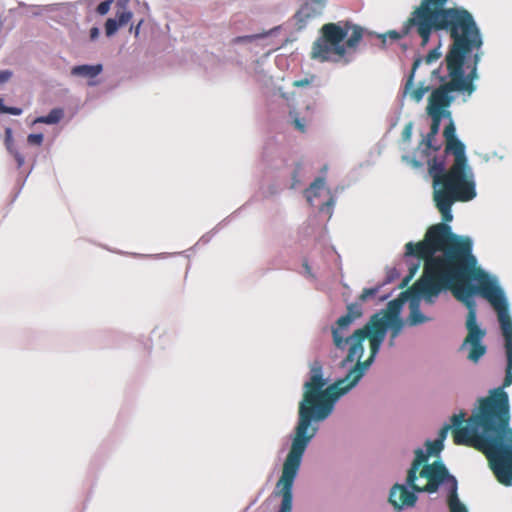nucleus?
Returning a JSON list of instances; mask_svg holds the SVG:
<instances>
[{
    "instance_id": "nucleus-33",
    "label": "nucleus",
    "mask_w": 512,
    "mask_h": 512,
    "mask_svg": "<svg viewBox=\"0 0 512 512\" xmlns=\"http://www.w3.org/2000/svg\"><path fill=\"white\" fill-rule=\"evenodd\" d=\"M10 153L14 156V158L17 162V166L19 168L22 167L25 162L24 156L21 153H19L17 150H15L14 148H12V152H10Z\"/></svg>"
},
{
    "instance_id": "nucleus-34",
    "label": "nucleus",
    "mask_w": 512,
    "mask_h": 512,
    "mask_svg": "<svg viewBox=\"0 0 512 512\" xmlns=\"http://www.w3.org/2000/svg\"><path fill=\"white\" fill-rule=\"evenodd\" d=\"M313 79H314V76H312L311 78H304V79L296 80L293 82V86L294 87L308 86L312 82Z\"/></svg>"
},
{
    "instance_id": "nucleus-13",
    "label": "nucleus",
    "mask_w": 512,
    "mask_h": 512,
    "mask_svg": "<svg viewBox=\"0 0 512 512\" xmlns=\"http://www.w3.org/2000/svg\"><path fill=\"white\" fill-rule=\"evenodd\" d=\"M417 501V496L414 492L408 491L405 485L395 484L389 495V502L395 509L401 510L403 507H411Z\"/></svg>"
},
{
    "instance_id": "nucleus-42",
    "label": "nucleus",
    "mask_w": 512,
    "mask_h": 512,
    "mask_svg": "<svg viewBox=\"0 0 512 512\" xmlns=\"http://www.w3.org/2000/svg\"><path fill=\"white\" fill-rule=\"evenodd\" d=\"M326 206H333L334 205V200L333 198H330L326 203H325Z\"/></svg>"
},
{
    "instance_id": "nucleus-39",
    "label": "nucleus",
    "mask_w": 512,
    "mask_h": 512,
    "mask_svg": "<svg viewBox=\"0 0 512 512\" xmlns=\"http://www.w3.org/2000/svg\"><path fill=\"white\" fill-rule=\"evenodd\" d=\"M142 23H143V20H140L135 28H133V26H131V28H130V31L134 30V35L136 37L139 35L140 27H141Z\"/></svg>"
},
{
    "instance_id": "nucleus-7",
    "label": "nucleus",
    "mask_w": 512,
    "mask_h": 512,
    "mask_svg": "<svg viewBox=\"0 0 512 512\" xmlns=\"http://www.w3.org/2000/svg\"><path fill=\"white\" fill-rule=\"evenodd\" d=\"M363 35L364 29L350 21L326 23L312 44L310 58L322 63L340 62L349 51H356Z\"/></svg>"
},
{
    "instance_id": "nucleus-24",
    "label": "nucleus",
    "mask_w": 512,
    "mask_h": 512,
    "mask_svg": "<svg viewBox=\"0 0 512 512\" xmlns=\"http://www.w3.org/2000/svg\"><path fill=\"white\" fill-rule=\"evenodd\" d=\"M450 512H468L465 505L460 501L459 497H456L453 491L449 501Z\"/></svg>"
},
{
    "instance_id": "nucleus-38",
    "label": "nucleus",
    "mask_w": 512,
    "mask_h": 512,
    "mask_svg": "<svg viewBox=\"0 0 512 512\" xmlns=\"http://www.w3.org/2000/svg\"><path fill=\"white\" fill-rule=\"evenodd\" d=\"M299 169H300V166L298 165V168L294 171V173L292 175L293 183L291 185V188H294L296 186V184L298 183Z\"/></svg>"
},
{
    "instance_id": "nucleus-8",
    "label": "nucleus",
    "mask_w": 512,
    "mask_h": 512,
    "mask_svg": "<svg viewBox=\"0 0 512 512\" xmlns=\"http://www.w3.org/2000/svg\"><path fill=\"white\" fill-rule=\"evenodd\" d=\"M479 62L480 55H475L474 65H467L470 68L467 75L464 73V65L445 62L450 79L431 92L426 107L427 114L443 115L451 118V112L447 108L454 101L452 93L462 92L471 95L475 91L474 81L478 78L477 67Z\"/></svg>"
},
{
    "instance_id": "nucleus-19",
    "label": "nucleus",
    "mask_w": 512,
    "mask_h": 512,
    "mask_svg": "<svg viewBox=\"0 0 512 512\" xmlns=\"http://www.w3.org/2000/svg\"><path fill=\"white\" fill-rule=\"evenodd\" d=\"M409 309L410 314L407 318V323L410 326L423 324L429 320L425 315L422 314L418 300L411 299L409 303Z\"/></svg>"
},
{
    "instance_id": "nucleus-10",
    "label": "nucleus",
    "mask_w": 512,
    "mask_h": 512,
    "mask_svg": "<svg viewBox=\"0 0 512 512\" xmlns=\"http://www.w3.org/2000/svg\"><path fill=\"white\" fill-rule=\"evenodd\" d=\"M361 316L362 308L360 304L351 303L347 306V313L337 320L335 327H332V338L336 348L344 350L348 344L349 347L353 345L352 335L346 336V332L350 325Z\"/></svg>"
},
{
    "instance_id": "nucleus-40",
    "label": "nucleus",
    "mask_w": 512,
    "mask_h": 512,
    "mask_svg": "<svg viewBox=\"0 0 512 512\" xmlns=\"http://www.w3.org/2000/svg\"><path fill=\"white\" fill-rule=\"evenodd\" d=\"M98 35H99V30H98V28L93 27V28L90 30V37H91V39H95V38H97V37H98Z\"/></svg>"
},
{
    "instance_id": "nucleus-14",
    "label": "nucleus",
    "mask_w": 512,
    "mask_h": 512,
    "mask_svg": "<svg viewBox=\"0 0 512 512\" xmlns=\"http://www.w3.org/2000/svg\"><path fill=\"white\" fill-rule=\"evenodd\" d=\"M419 11L420 5L411 12L409 18L404 22L401 31L392 30L387 32L386 36H389L393 40H399L415 33L421 38V32L419 30ZM383 37H385V35Z\"/></svg>"
},
{
    "instance_id": "nucleus-3",
    "label": "nucleus",
    "mask_w": 512,
    "mask_h": 512,
    "mask_svg": "<svg viewBox=\"0 0 512 512\" xmlns=\"http://www.w3.org/2000/svg\"><path fill=\"white\" fill-rule=\"evenodd\" d=\"M506 357L503 385L478 399L466 426L455 430L454 443L483 453L497 480L508 486L512 484V428L509 396L504 389L512 384V352Z\"/></svg>"
},
{
    "instance_id": "nucleus-21",
    "label": "nucleus",
    "mask_w": 512,
    "mask_h": 512,
    "mask_svg": "<svg viewBox=\"0 0 512 512\" xmlns=\"http://www.w3.org/2000/svg\"><path fill=\"white\" fill-rule=\"evenodd\" d=\"M403 304H404L403 299L398 298V299L391 300L388 303L387 312L382 316L380 315V318L390 319V320L395 319V318H400L399 314H400Z\"/></svg>"
},
{
    "instance_id": "nucleus-29",
    "label": "nucleus",
    "mask_w": 512,
    "mask_h": 512,
    "mask_svg": "<svg viewBox=\"0 0 512 512\" xmlns=\"http://www.w3.org/2000/svg\"><path fill=\"white\" fill-rule=\"evenodd\" d=\"M378 292V288H365L363 289L362 293L360 294L359 296V300L361 302H364L366 301L369 297H372L374 295H376V293Z\"/></svg>"
},
{
    "instance_id": "nucleus-1",
    "label": "nucleus",
    "mask_w": 512,
    "mask_h": 512,
    "mask_svg": "<svg viewBox=\"0 0 512 512\" xmlns=\"http://www.w3.org/2000/svg\"><path fill=\"white\" fill-rule=\"evenodd\" d=\"M391 328L390 345L399 335L403 322L400 318L384 319L376 313L360 329L352 334L353 345L349 347L341 365L357 361L347 375L324 389L326 380L322 374V364L314 361L310 366V380L304 384L303 399L299 404V419L295 429L290 451L284 461L281 477L276 487L282 496L278 512H292L294 480L299 471L303 454L317 433V427L311 422L323 421L332 412L335 401L353 388L373 363L385 339L387 329Z\"/></svg>"
},
{
    "instance_id": "nucleus-5",
    "label": "nucleus",
    "mask_w": 512,
    "mask_h": 512,
    "mask_svg": "<svg viewBox=\"0 0 512 512\" xmlns=\"http://www.w3.org/2000/svg\"><path fill=\"white\" fill-rule=\"evenodd\" d=\"M473 281H476L477 285H472L471 283L467 284L463 287V289L467 291L455 298L462 302L468 309L466 318V329L468 333L460 349L469 345L470 350L467 357L470 361L476 363L486 353V346L482 344L485 330L481 329L477 324V310L474 295L479 294L482 296L497 312L505 341L504 346L506 353L512 352V320L508 313L506 297L497 282L492 280L486 272H483V276H479Z\"/></svg>"
},
{
    "instance_id": "nucleus-18",
    "label": "nucleus",
    "mask_w": 512,
    "mask_h": 512,
    "mask_svg": "<svg viewBox=\"0 0 512 512\" xmlns=\"http://www.w3.org/2000/svg\"><path fill=\"white\" fill-rule=\"evenodd\" d=\"M428 456V453L425 454L420 448L415 451V458L407 474V484H413L417 480V472L422 464L427 461Z\"/></svg>"
},
{
    "instance_id": "nucleus-26",
    "label": "nucleus",
    "mask_w": 512,
    "mask_h": 512,
    "mask_svg": "<svg viewBox=\"0 0 512 512\" xmlns=\"http://www.w3.org/2000/svg\"><path fill=\"white\" fill-rule=\"evenodd\" d=\"M0 112L11 114V115H20L22 113V109L18 107H8L3 104V100L0 99Z\"/></svg>"
},
{
    "instance_id": "nucleus-43",
    "label": "nucleus",
    "mask_w": 512,
    "mask_h": 512,
    "mask_svg": "<svg viewBox=\"0 0 512 512\" xmlns=\"http://www.w3.org/2000/svg\"><path fill=\"white\" fill-rule=\"evenodd\" d=\"M304 13V9H301L299 12H298V16L302 15Z\"/></svg>"
},
{
    "instance_id": "nucleus-25",
    "label": "nucleus",
    "mask_w": 512,
    "mask_h": 512,
    "mask_svg": "<svg viewBox=\"0 0 512 512\" xmlns=\"http://www.w3.org/2000/svg\"><path fill=\"white\" fill-rule=\"evenodd\" d=\"M428 455H436L443 449L441 440L428 441L426 443Z\"/></svg>"
},
{
    "instance_id": "nucleus-23",
    "label": "nucleus",
    "mask_w": 512,
    "mask_h": 512,
    "mask_svg": "<svg viewBox=\"0 0 512 512\" xmlns=\"http://www.w3.org/2000/svg\"><path fill=\"white\" fill-rule=\"evenodd\" d=\"M431 117V125H430V131L427 134V146H431V141L435 138V136L438 134L440 129V124L442 118H446L447 116L443 115H436V114H428Z\"/></svg>"
},
{
    "instance_id": "nucleus-30",
    "label": "nucleus",
    "mask_w": 512,
    "mask_h": 512,
    "mask_svg": "<svg viewBox=\"0 0 512 512\" xmlns=\"http://www.w3.org/2000/svg\"><path fill=\"white\" fill-rule=\"evenodd\" d=\"M43 134L41 133H38V134H30L28 135L27 137V141L29 144L31 145H36V146H40L43 142Z\"/></svg>"
},
{
    "instance_id": "nucleus-22",
    "label": "nucleus",
    "mask_w": 512,
    "mask_h": 512,
    "mask_svg": "<svg viewBox=\"0 0 512 512\" xmlns=\"http://www.w3.org/2000/svg\"><path fill=\"white\" fill-rule=\"evenodd\" d=\"M63 110L60 108L52 109L48 115L37 117L34 120V123H44V124H56L63 117Z\"/></svg>"
},
{
    "instance_id": "nucleus-27",
    "label": "nucleus",
    "mask_w": 512,
    "mask_h": 512,
    "mask_svg": "<svg viewBox=\"0 0 512 512\" xmlns=\"http://www.w3.org/2000/svg\"><path fill=\"white\" fill-rule=\"evenodd\" d=\"M111 4H112V0H106V1L101 2L96 8L97 13L100 15L107 14L111 8Z\"/></svg>"
},
{
    "instance_id": "nucleus-16",
    "label": "nucleus",
    "mask_w": 512,
    "mask_h": 512,
    "mask_svg": "<svg viewBox=\"0 0 512 512\" xmlns=\"http://www.w3.org/2000/svg\"><path fill=\"white\" fill-rule=\"evenodd\" d=\"M466 413L464 411H461L458 414H454L451 417V424H445L441 430L439 431L438 438L436 440H441V443H443L444 439L447 436V433L450 429L453 428V433H455V430L457 428H464L467 424V419H465ZM455 434H453L454 436Z\"/></svg>"
},
{
    "instance_id": "nucleus-37",
    "label": "nucleus",
    "mask_w": 512,
    "mask_h": 512,
    "mask_svg": "<svg viewBox=\"0 0 512 512\" xmlns=\"http://www.w3.org/2000/svg\"><path fill=\"white\" fill-rule=\"evenodd\" d=\"M293 123L297 130H299L302 133L305 132V124L303 123V121L301 119L295 118Z\"/></svg>"
},
{
    "instance_id": "nucleus-17",
    "label": "nucleus",
    "mask_w": 512,
    "mask_h": 512,
    "mask_svg": "<svg viewBox=\"0 0 512 512\" xmlns=\"http://www.w3.org/2000/svg\"><path fill=\"white\" fill-rule=\"evenodd\" d=\"M103 71L102 64H96V65H77L72 67L71 69V75L87 78V79H93L97 77L101 72Z\"/></svg>"
},
{
    "instance_id": "nucleus-15",
    "label": "nucleus",
    "mask_w": 512,
    "mask_h": 512,
    "mask_svg": "<svg viewBox=\"0 0 512 512\" xmlns=\"http://www.w3.org/2000/svg\"><path fill=\"white\" fill-rule=\"evenodd\" d=\"M421 63H422V58H416L414 60L411 72L406 80V83L404 85V90H403L404 95H409L410 98L417 103L420 102L423 99L424 95L430 90L429 86H424L423 84H420L415 89L413 88L415 71Z\"/></svg>"
},
{
    "instance_id": "nucleus-31",
    "label": "nucleus",
    "mask_w": 512,
    "mask_h": 512,
    "mask_svg": "<svg viewBox=\"0 0 512 512\" xmlns=\"http://www.w3.org/2000/svg\"><path fill=\"white\" fill-rule=\"evenodd\" d=\"M5 145L9 152H12L13 147V135H12V129L6 128L5 129Z\"/></svg>"
},
{
    "instance_id": "nucleus-35",
    "label": "nucleus",
    "mask_w": 512,
    "mask_h": 512,
    "mask_svg": "<svg viewBox=\"0 0 512 512\" xmlns=\"http://www.w3.org/2000/svg\"><path fill=\"white\" fill-rule=\"evenodd\" d=\"M411 134H412V123H408L403 129L402 137L404 140H409L411 138Z\"/></svg>"
},
{
    "instance_id": "nucleus-11",
    "label": "nucleus",
    "mask_w": 512,
    "mask_h": 512,
    "mask_svg": "<svg viewBox=\"0 0 512 512\" xmlns=\"http://www.w3.org/2000/svg\"><path fill=\"white\" fill-rule=\"evenodd\" d=\"M443 136L445 139V153L453 156L467 157L465 145L457 138L454 122L450 120L449 124L444 128Z\"/></svg>"
},
{
    "instance_id": "nucleus-4",
    "label": "nucleus",
    "mask_w": 512,
    "mask_h": 512,
    "mask_svg": "<svg viewBox=\"0 0 512 512\" xmlns=\"http://www.w3.org/2000/svg\"><path fill=\"white\" fill-rule=\"evenodd\" d=\"M449 0H421L419 30L421 45L426 46L434 31H444L451 44L445 62L474 65L475 55H482L483 38L473 15L463 7L446 8Z\"/></svg>"
},
{
    "instance_id": "nucleus-36",
    "label": "nucleus",
    "mask_w": 512,
    "mask_h": 512,
    "mask_svg": "<svg viewBox=\"0 0 512 512\" xmlns=\"http://www.w3.org/2000/svg\"><path fill=\"white\" fill-rule=\"evenodd\" d=\"M12 76V72L9 70L0 71V83L8 81Z\"/></svg>"
},
{
    "instance_id": "nucleus-2",
    "label": "nucleus",
    "mask_w": 512,
    "mask_h": 512,
    "mask_svg": "<svg viewBox=\"0 0 512 512\" xmlns=\"http://www.w3.org/2000/svg\"><path fill=\"white\" fill-rule=\"evenodd\" d=\"M443 222L429 227L422 241L405 245L407 256L424 261L423 274L409 291L430 304L446 290L459 297L467 291L464 286L485 272L477 267L471 239L454 234Z\"/></svg>"
},
{
    "instance_id": "nucleus-20",
    "label": "nucleus",
    "mask_w": 512,
    "mask_h": 512,
    "mask_svg": "<svg viewBox=\"0 0 512 512\" xmlns=\"http://www.w3.org/2000/svg\"><path fill=\"white\" fill-rule=\"evenodd\" d=\"M325 187V178L317 177L305 191L306 199L312 203L313 199L319 196V193Z\"/></svg>"
},
{
    "instance_id": "nucleus-9",
    "label": "nucleus",
    "mask_w": 512,
    "mask_h": 512,
    "mask_svg": "<svg viewBox=\"0 0 512 512\" xmlns=\"http://www.w3.org/2000/svg\"><path fill=\"white\" fill-rule=\"evenodd\" d=\"M419 476L421 478H425L427 483L424 486L417 485L416 481L413 482V484H408L414 492L434 493L438 490L442 483L450 482L451 486L447 498V504L449 505L450 497L453 491L455 492L456 497H458L457 480L454 476L449 474L446 466L442 462L435 461L432 464L423 465L419 472Z\"/></svg>"
},
{
    "instance_id": "nucleus-41",
    "label": "nucleus",
    "mask_w": 512,
    "mask_h": 512,
    "mask_svg": "<svg viewBox=\"0 0 512 512\" xmlns=\"http://www.w3.org/2000/svg\"><path fill=\"white\" fill-rule=\"evenodd\" d=\"M419 268V264H416L414 265L413 267L410 268V274H409V278H412L415 274V272L417 271V269Z\"/></svg>"
},
{
    "instance_id": "nucleus-32",
    "label": "nucleus",
    "mask_w": 512,
    "mask_h": 512,
    "mask_svg": "<svg viewBox=\"0 0 512 512\" xmlns=\"http://www.w3.org/2000/svg\"><path fill=\"white\" fill-rule=\"evenodd\" d=\"M259 35H246V36H238L236 37L233 42L234 43H240V42H251L257 38H259Z\"/></svg>"
},
{
    "instance_id": "nucleus-12",
    "label": "nucleus",
    "mask_w": 512,
    "mask_h": 512,
    "mask_svg": "<svg viewBox=\"0 0 512 512\" xmlns=\"http://www.w3.org/2000/svg\"><path fill=\"white\" fill-rule=\"evenodd\" d=\"M129 0H118L116 3V18H109L105 23V33L108 37L115 34L119 26L126 25L132 19V12L127 10Z\"/></svg>"
},
{
    "instance_id": "nucleus-6",
    "label": "nucleus",
    "mask_w": 512,
    "mask_h": 512,
    "mask_svg": "<svg viewBox=\"0 0 512 512\" xmlns=\"http://www.w3.org/2000/svg\"><path fill=\"white\" fill-rule=\"evenodd\" d=\"M454 161L445 169L443 161L436 157L428 162L432 177L433 201L442 216V220L451 222L452 205L456 202H468L476 197V183L467 157L453 156Z\"/></svg>"
},
{
    "instance_id": "nucleus-28",
    "label": "nucleus",
    "mask_w": 512,
    "mask_h": 512,
    "mask_svg": "<svg viewBox=\"0 0 512 512\" xmlns=\"http://www.w3.org/2000/svg\"><path fill=\"white\" fill-rule=\"evenodd\" d=\"M441 56V53L438 48L432 49L425 57V62L427 64H431L438 60Z\"/></svg>"
}]
</instances>
